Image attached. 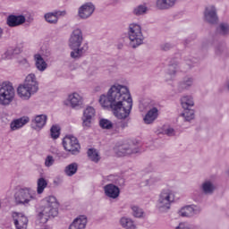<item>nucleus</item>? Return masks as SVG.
Instances as JSON below:
<instances>
[{"mask_svg": "<svg viewBox=\"0 0 229 229\" xmlns=\"http://www.w3.org/2000/svg\"><path fill=\"white\" fill-rule=\"evenodd\" d=\"M28 123H30V117L22 116L21 118L13 120L10 123V128H11L12 131H16V130H21V128H22V126H25V124H28Z\"/></svg>", "mask_w": 229, "mask_h": 229, "instance_id": "412c9836", "label": "nucleus"}, {"mask_svg": "<svg viewBox=\"0 0 229 229\" xmlns=\"http://www.w3.org/2000/svg\"><path fill=\"white\" fill-rule=\"evenodd\" d=\"M120 225L122 226V228L124 229H137V225H135V223L133 222V220H131V218H128V217H122L120 219Z\"/></svg>", "mask_w": 229, "mask_h": 229, "instance_id": "bb28decb", "label": "nucleus"}, {"mask_svg": "<svg viewBox=\"0 0 229 229\" xmlns=\"http://www.w3.org/2000/svg\"><path fill=\"white\" fill-rule=\"evenodd\" d=\"M37 92H38V81L35 73H30L25 81L17 88V94L23 101H28Z\"/></svg>", "mask_w": 229, "mask_h": 229, "instance_id": "7ed1b4c3", "label": "nucleus"}, {"mask_svg": "<svg viewBox=\"0 0 229 229\" xmlns=\"http://www.w3.org/2000/svg\"><path fill=\"white\" fill-rule=\"evenodd\" d=\"M55 165V157L53 156H47L45 159V166L51 167Z\"/></svg>", "mask_w": 229, "mask_h": 229, "instance_id": "a18cd8bd", "label": "nucleus"}, {"mask_svg": "<svg viewBox=\"0 0 229 229\" xmlns=\"http://www.w3.org/2000/svg\"><path fill=\"white\" fill-rule=\"evenodd\" d=\"M104 192L107 198H111V199H117V198H119V194H121V190L115 184L108 183L104 186Z\"/></svg>", "mask_w": 229, "mask_h": 229, "instance_id": "f3484780", "label": "nucleus"}, {"mask_svg": "<svg viewBox=\"0 0 229 229\" xmlns=\"http://www.w3.org/2000/svg\"><path fill=\"white\" fill-rule=\"evenodd\" d=\"M99 104L103 108L111 109L117 119H127L130 117L133 100L128 87L114 84L109 89L107 95H101Z\"/></svg>", "mask_w": 229, "mask_h": 229, "instance_id": "f257e3e1", "label": "nucleus"}, {"mask_svg": "<svg viewBox=\"0 0 229 229\" xmlns=\"http://www.w3.org/2000/svg\"><path fill=\"white\" fill-rule=\"evenodd\" d=\"M215 54L216 56H221L222 58H226L229 55L228 47L225 44H218L215 47Z\"/></svg>", "mask_w": 229, "mask_h": 229, "instance_id": "393cba45", "label": "nucleus"}, {"mask_svg": "<svg viewBox=\"0 0 229 229\" xmlns=\"http://www.w3.org/2000/svg\"><path fill=\"white\" fill-rule=\"evenodd\" d=\"M43 208L38 214V219L44 225L49 221V217H56L58 216V201L56 197L48 196L43 199Z\"/></svg>", "mask_w": 229, "mask_h": 229, "instance_id": "20e7f679", "label": "nucleus"}, {"mask_svg": "<svg viewBox=\"0 0 229 229\" xmlns=\"http://www.w3.org/2000/svg\"><path fill=\"white\" fill-rule=\"evenodd\" d=\"M173 45L171 43H165L161 46V49H163V51H169V49H171Z\"/></svg>", "mask_w": 229, "mask_h": 229, "instance_id": "de8ad7c7", "label": "nucleus"}, {"mask_svg": "<svg viewBox=\"0 0 229 229\" xmlns=\"http://www.w3.org/2000/svg\"><path fill=\"white\" fill-rule=\"evenodd\" d=\"M160 182H162V177L154 174L145 181V185L148 187H153V185H157V183Z\"/></svg>", "mask_w": 229, "mask_h": 229, "instance_id": "72a5a7b5", "label": "nucleus"}, {"mask_svg": "<svg viewBox=\"0 0 229 229\" xmlns=\"http://www.w3.org/2000/svg\"><path fill=\"white\" fill-rule=\"evenodd\" d=\"M26 22V16L20 14H10L6 18V24L9 28H17L19 26H22Z\"/></svg>", "mask_w": 229, "mask_h": 229, "instance_id": "4468645a", "label": "nucleus"}, {"mask_svg": "<svg viewBox=\"0 0 229 229\" xmlns=\"http://www.w3.org/2000/svg\"><path fill=\"white\" fill-rule=\"evenodd\" d=\"M21 64H28V60L23 59V60L21 61Z\"/></svg>", "mask_w": 229, "mask_h": 229, "instance_id": "603ef678", "label": "nucleus"}, {"mask_svg": "<svg viewBox=\"0 0 229 229\" xmlns=\"http://www.w3.org/2000/svg\"><path fill=\"white\" fill-rule=\"evenodd\" d=\"M217 35H222L223 37H226L229 35V24L227 22H221L216 30Z\"/></svg>", "mask_w": 229, "mask_h": 229, "instance_id": "c85d7f7f", "label": "nucleus"}, {"mask_svg": "<svg viewBox=\"0 0 229 229\" xmlns=\"http://www.w3.org/2000/svg\"><path fill=\"white\" fill-rule=\"evenodd\" d=\"M147 12L148 7L145 4H140L133 9L132 13L139 17L140 15H146Z\"/></svg>", "mask_w": 229, "mask_h": 229, "instance_id": "f704fd0d", "label": "nucleus"}, {"mask_svg": "<svg viewBox=\"0 0 229 229\" xmlns=\"http://www.w3.org/2000/svg\"><path fill=\"white\" fill-rule=\"evenodd\" d=\"M64 105L67 106H72V108H75L78 110L83 106V98L80 96L78 93H73L68 96L67 99L64 101Z\"/></svg>", "mask_w": 229, "mask_h": 229, "instance_id": "f8f14e48", "label": "nucleus"}, {"mask_svg": "<svg viewBox=\"0 0 229 229\" xmlns=\"http://www.w3.org/2000/svg\"><path fill=\"white\" fill-rule=\"evenodd\" d=\"M54 13L57 17V21H58L59 17H65V15H67V11H55L54 12Z\"/></svg>", "mask_w": 229, "mask_h": 229, "instance_id": "49530a36", "label": "nucleus"}, {"mask_svg": "<svg viewBox=\"0 0 229 229\" xmlns=\"http://www.w3.org/2000/svg\"><path fill=\"white\" fill-rule=\"evenodd\" d=\"M83 44V31L81 29H74L69 39V46L72 51L70 54L71 58L78 60L89 51V43Z\"/></svg>", "mask_w": 229, "mask_h": 229, "instance_id": "f03ea898", "label": "nucleus"}, {"mask_svg": "<svg viewBox=\"0 0 229 229\" xmlns=\"http://www.w3.org/2000/svg\"><path fill=\"white\" fill-rule=\"evenodd\" d=\"M181 105L183 110L191 109L194 106V99L191 96H184L181 98Z\"/></svg>", "mask_w": 229, "mask_h": 229, "instance_id": "cd10ccee", "label": "nucleus"}, {"mask_svg": "<svg viewBox=\"0 0 229 229\" xmlns=\"http://www.w3.org/2000/svg\"><path fill=\"white\" fill-rule=\"evenodd\" d=\"M16 205L30 207L33 201H37V191L31 188H21L14 194Z\"/></svg>", "mask_w": 229, "mask_h": 229, "instance_id": "39448f33", "label": "nucleus"}, {"mask_svg": "<svg viewBox=\"0 0 229 229\" xmlns=\"http://www.w3.org/2000/svg\"><path fill=\"white\" fill-rule=\"evenodd\" d=\"M50 135L54 140L58 139V137H60V126L52 125L50 129Z\"/></svg>", "mask_w": 229, "mask_h": 229, "instance_id": "a19ab883", "label": "nucleus"}, {"mask_svg": "<svg viewBox=\"0 0 229 229\" xmlns=\"http://www.w3.org/2000/svg\"><path fill=\"white\" fill-rule=\"evenodd\" d=\"M35 67L39 72H44L47 69V63L44 60V57L40 54L34 55Z\"/></svg>", "mask_w": 229, "mask_h": 229, "instance_id": "4be33fe9", "label": "nucleus"}, {"mask_svg": "<svg viewBox=\"0 0 229 229\" xmlns=\"http://www.w3.org/2000/svg\"><path fill=\"white\" fill-rule=\"evenodd\" d=\"M63 146L65 151H69L72 155H78L80 153L81 146L78 138L72 135H67L63 140Z\"/></svg>", "mask_w": 229, "mask_h": 229, "instance_id": "1a4fd4ad", "label": "nucleus"}, {"mask_svg": "<svg viewBox=\"0 0 229 229\" xmlns=\"http://www.w3.org/2000/svg\"><path fill=\"white\" fill-rule=\"evenodd\" d=\"M88 157L92 160V162H99V154L96 149L89 148L88 150Z\"/></svg>", "mask_w": 229, "mask_h": 229, "instance_id": "58836bf2", "label": "nucleus"}, {"mask_svg": "<svg viewBox=\"0 0 229 229\" xmlns=\"http://www.w3.org/2000/svg\"><path fill=\"white\" fill-rule=\"evenodd\" d=\"M163 133L167 135V137H174L176 131L173 127H164Z\"/></svg>", "mask_w": 229, "mask_h": 229, "instance_id": "c03bdc74", "label": "nucleus"}, {"mask_svg": "<svg viewBox=\"0 0 229 229\" xmlns=\"http://www.w3.org/2000/svg\"><path fill=\"white\" fill-rule=\"evenodd\" d=\"M12 218L13 219L16 229L28 228V217L22 213L13 212Z\"/></svg>", "mask_w": 229, "mask_h": 229, "instance_id": "ddd939ff", "label": "nucleus"}, {"mask_svg": "<svg viewBox=\"0 0 229 229\" xmlns=\"http://www.w3.org/2000/svg\"><path fill=\"white\" fill-rule=\"evenodd\" d=\"M47 188V180L44 177H40L37 181V193L43 194L44 191Z\"/></svg>", "mask_w": 229, "mask_h": 229, "instance_id": "c756f323", "label": "nucleus"}, {"mask_svg": "<svg viewBox=\"0 0 229 229\" xmlns=\"http://www.w3.org/2000/svg\"><path fill=\"white\" fill-rule=\"evenodd\" d=\"M3 37V29L0 28V38Z\"/></svg>", "mask_w": 229, "mask_h": 229, "instance_id": "3c124183", "label": "nucleus"}, {"mask_svg": "<svg viewBox=\"0 0 229 229\" xmlns=\"http://www.w3.org/2000/svg\"><path fill=\"white\" fill-rule=\"evenodd\" d=\"M216 189H217V187L211 181H206L202 184V191L204 194L212 195L214 194V191H216Z\"/></svg>", "mask_w": 229, "mask_h": 229, "instance_id": "a878e982", "label": "nucleus"}, {"mask_svg": "<svg viewBox=\"0 0 229 229\" xmlns=\"http://www.w3.org/2000/svg\"><path fill=\"white\" fill-rule=\"evenodd\" d=\"M78 173V163H71L64 168V174L66 176H74Z\"/></svg>", "mask_w": 229, "mask_h": 229, "instance_id": "7c9ffc66", "label": "nucleus"}, {"mask_svg": "<svg viewBox=\"0 0 229 229\" xmlns=\"http://www.w3.org/2000/svg\"><path fill=\"white\" fill-rule=\"evenodd\" d=\"M95 10L96 6L94 5V4L88 2L79 7L78 17L82 20H87L89 17H92V13H94Z\"/></svg>", "mask_w": 229, "mask_h": 229, "instance_id": "9b49d317", "label": "nucleus"}, {"mask_svg": "<svg viewBox=\"0 0 229 229\" xmlns=\"http://www.w3.org/2000/svg\"><path fill=\"white\" fill-rule=\"evenodd\" d=\"M45 21L48 22V24H57L58 23V18L56 17V14H55V12L53 13H47L45 15Z\"/></svg>", "mask_w": 229, "mask_h": 229, "instance_id": "c9c22d12", "label": "nucleus"}, {"mask_svg": "<svg viewBox=\"0 0 229 229\" xmlns=\"http://www.w3.org/2000/svg\"><path fill=\"white\" fill-rule=\"evenodd\" d=\"M99 126L102 127L103 130H112L114 123L108 119L102 118L99 121Z\"/></svg>", "mask_w": 229, "mask_h": 229, "instance_id": "4c0bfd02", "label": "nucleus"}, {"mask_svg": "<svg viewBox=\"0 0 229 229\" xmlns=\"http://www.w3.org/2000/svg\"><path fill=\"white\" fill-rule=\"evenodd\" d=\"M47 123V115L38 114L31 120V128L36 131H40Z\"/></svg>", "mask_w": 229, "mask_h": 229, "instance_id": "dca6fc26", "label": "nucleus"}, {"mask_svg": "<svg viewBox=\"0 0 229 229\" xmlns=\"http://www.w3.org/2000/svg\"><path fill=\"white\" fill-rule=\"evenodd\" d=\"M186 64L188 65V69H191V67H192V64L191 63V61H186Z\"/></svg>", "mask_w": 229, "mask_h": 229, "instance_id": "8fccbe9b", "label": "nucleus"}, {"mask_svg": "<svg viewBox=\"0 0 229 229\" xmlns=\"http://www.w3.org/2000/svg\"><path fill=\"white\" fill-rule=\"evenodd\" d=\"M87 227V216H80L69 225L68 229H85Z\"/></svg>", "mask_w": 229, "mask_h": 229, "instance_id": "aec40b11", "label": "nucleus"}, {"mask_svg": "<svg viewBox=\"0 0 229 229\" xmlns=\"http://www.w3.org/2000/svg\"><path fill=\"white\" fill-rule=\"evenodd\" d=\"M178 62H176L175 60L171 61L170 64H168V68H167V74H169V76H174L176 74V72H178Z\"/></svg>", "mask_w": 229, "mask_h": 229, "instance_id": "473e14b6", "label": "nucleus"}, {"mask_svg": "<svg viewBox=\"0 0 229 229\" xmlns=\"http://www.w3.org/2000/svg\"><path fill=\"white\" fill-rule=\"evenodd\" d=\"M178 0H157L156 6L158 10H171Z\"/></svg>", "mask_w": 229, "mask_h": 229, "instance_id": "b1692460", "label": "nucleus"}, {"mask_svg": "<svg viewBox=\"0 0 229 229\" xmlns=\"http://www.w3.org/2000/svg\"><path fill=\"white\" fill-rule=\"evenodd\" d=\"M204 17L207 22L209 24H217V13L216 12V7H207L204 13Z\"/></svg>", "mask_w": 229, "mask_h": 229, "instance_id": "a211bd4d", "label": "nucleus"}, {"mask_svg": "<svg viewBox=\"0 0 229 229\" xmlns=\"http://www.w3.org/2000/svg\"><path fill=\"white\" fill-rule=\"evenodd\" d=\"M192 198L194 201H201V186H199V188L194 189Z\"/></svg>", "mask_w": 229, "mask_h": 229, "instance_id": "37998d69", "label": "nucleus"}, {"mask_svg": "<svg viewBox=\"0 0 229 229\" xmlns=\"http://www.w3.org/2000/svg\"><path fill=\"white\" fill-rule=\"evenodd\" d=\"M198 210L196 209V206L191 205V206H186L179 211V215L182 217H192L196 216Z\"/></svg>", "mask_w": 229, "mask_h": 229, "instance_id": "5701e85b", "label": "nucleus"}, {"mask_svg": "<svg viewBox=\"0 0 229 229\" xmlns=\"http://www.w3.org/2000/svg\"><path fill=\"white\" fill-rule=\"evenodd\" d=\"M15 99V89L10 81H4L0 84V105L8 106Z\"/></svg>", "mask_w": 229, "mask_h": 229, "instance_id": "0eeeda50", "label": "nucleus"}, {"mask_svg": "<svg viewBox=\"0 0 229 229\" xmlns=\"http://www.w3.org/2000/svg\"><path fill=\"white\" fill-rule=\"evenodd\" d=\"M128 37L130 46L133 49L144 44V35L142 34V27L138 23H131L128 27Z\"/></svg>", "mask_w": 229, "mask_h": 229, "instance_id": "423d86ee", "label": "nucleus"}, {"mask_svg": "<svg viewBox=\"0 0 229 229\" xmlns=\"http://www.w3.org/2000/svg\"><path fill=\"white\" fill-rule=\"evenodd\" d=\"M175 229H201L199 225H195L192 224H187V223H180Z\"/></svg>", "mask_w": 229, "mask_h": 229, "instance_id": "ea45409f", "label": "nucleus"}, {"mask_svg": "<svg viewBox=\"0 0 229 229\" xmlns=\"http://www.w3.org/2000/svg\"><path fill=\"white\" fill-rule=\"evenodd\" d=\"M96 115V109L92 106H88L84 112L82 116V126L84 128H90V124H92V119Z\"/></svg>", "mask_w": 229, "mask_h": 229, "instance_id": "2eb2a0df", "label": "nucleus"}, {"mask_svg": "<svg viewBox=\"0 0 229 229\" xmlns=\"http://www.w3.org/2000/svg\"><path fill=\"white\" fill-rule=\"evenodd\" d=\"M114 151L117 157H128L129 155L139 153V148L128 143H117L114 148Z\"/></svg>", "mask_w": 229, "mask_h": 229, "instance_id": "9d476101", "label": "nucleus"}, {"mask_svg": "<svg viewBox=\"0 0 229 229\" xmlns=\"http://www.w3.org/2000/svg\"><path fill=\"white\" fill-rule=\"evenodd\" d=\"M119 128H121V130H124V128H128V122H122L119 123Z\"/></svg>", "mask_w": 229, "mask_h": 229, "instance_id": "09e8293b", "label": "nucleus"}, {"mask_svg": "<svg viewBox=\"0 0 229 229\" xmlns=\"http://www.w3.org/2000/svg\"><path fill=\"white\" fill-rule=\"evenodd\" d=\"M156 119H158V108L152 107L147 112V114L143 117V123L145 124H153Z\"/></svg>", "mask_w": 229, "mask_h": 229, "instance_id": "6ab92c4d", "label": "nucleus"}, {"mask_svg": "<svg viewBox=\"0 0 229 229\" xmlns=\"http://www.w3.org/2000/svg\"><path fill=\"white\" fill-rule=\"evenodd\" d=\"M131 210L132 216H134V217H142V216H144V211L138 206H132Z\"/></svg>", "mask_w": 229, "mask_h": 229, "instance_id": "79ce46f5", "label": "nucleus"}, {"mask_svg": "<svg viewBox=\"0 0 229 229\" xmlns=\"http://www.w3.org/2000/svg\"><path fill=\"white\" fill-rule=\"evenodd\" d=\"M194 79L192 77H184L182 81L179 83V89H182V90L189 89L190 87H192Z\"/></svg>", "mask_w": 229, "mask_h": 229, "instance_id": "2f4dec72", "label": "nucleus"}, {"mask_svg": "<svg viewBox=\"0 0 229 229\" xmlns=\"http://www.w3.org/2000/svg\"><path fill=\"white\" fill-rule=\"evenodd\" d=\"M183 117L184 121L191 122L194 119V110L192 109H184V112L181 114Z\"/></svg>", "mask_w": 229, "mask_h": 229, "instance_id": "e433bc0d", "label": "nucleus"}, {"mask_svg": "<svg viewBox=\"0 0 229 229\" xmlns=\"http://www.w3.org/2000/svg\"><path fill=\"white\" fill-rule=\"evenodd\" d=\"M174 203V191L169 189H163L157 199V207L161 212H165L171 208V205Z\"/></svg>", "mask_w": 229, "mask_h": 229, "instance_id": "6e6552de", "label": "nucleus"}, {"mask_svg": "<svg viewBox=\"0 0 229 229\" xmlns=\"http://www.w3.org/2000/svg\"><path fill=\"white\" fill-rule=\"evenodd\" d=\"M12 54V52H10V51H7L6 53H5V55H11Z\"/></svg>", "mask_w": 229, "mask_h": 229, "instance_id": "864d4df0", "label": "nucleus"}]
</instances>
